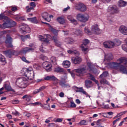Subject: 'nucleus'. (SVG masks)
Instances as JSON below:
<instances>
[{
    "mask_svg": "<svg viewBox=\"0 0 127 127\" xmlns=\"http://www.w3.org/2000/svg\"><path fill=\"white\" fill-rule=\"evenodd\" d=\"M79 124L81 126H86L87 125V121L85 120H82Z\"/></svg>",
    "mask_w": 127,
    "mask_h": 127,
    "instance_id": "nucleus-46",
    "label": "nucleus"
},
{
    "mask_svg": "<svg viewBox=\"0 0 127 127\" xmlns=\"http://www.w3.org/2000/svg\"><path fill=\"white\" fill-rule=\"evenodd\" d=\"M50 62L54 64V65H56L57 62L56 60V58L55 57H52L50 59Z\"/></svg>",
    "mask_w": 127,
    "mask_h": 127,
    "instance_id": "nucleus-36",
    "label": "nucleus"
},
{
    "mask_svg": "<svg viewBox=\"0 0 127 127\" xmlns=\"http://www.w3.org/2000/svg\"><path fill=\"white\" fill-rule=\"evenodd\" d=\"M45 89V86H42L41 87H40L39 89H35L33 91V95H36V94H38V93H40V92H41V91H43Z\"/></svg>",
    "mask_w": 127,
    "mask_h": 127,
    "instance_id": "nucleus-23",
    "label": "nucleus"
},
{
    "mask_svg": "<svg viewBox=\"0 0 127 127\" xmlns=\"http://www.w3.org/2000/svg\"><path fill=\"white\" fill-rule=\"evenodd\" d=\"M70 87H71V85L70 84L65 83L64 88H70Z\"/></svg>",
    "mask_w": 127,
    "mask_h": 127,
    "instance_id": "nucleus-63",
    "label": "nucleus"
},
{
    "mask_svg": "<svg viewBox=\"0 0 127 127\" xmlns=\"http://www.w3.org/2000/svg\"><path fill=\"white\" fill-rule=\"evenodd\" d=\"M67 19H68V20H69V21H71L74 19V18H73V16H72V15H68L67 16Z\"/></svg>",
    "mask_w": 127,
    "mask_h": 127,
    "instance_id": "nucleus-55",
    "label": "nucleus"
},
{
    "mask_svg": "<svg viewBox=\"0 0 127 127\" xmlns=\"http://www.w3.org/2000/svg\"><path fill=\"white\" fill-rule=\"evenodd\" d=\"M103 46L105 48H107L108 49H110V46L109 44V41H106L103 43Z\"/></svg>",
    "mask_w": 127,
    "mask_h": 127,
    "instance_id": "nucleus-43",
    "label": "nucleus"
},
{
    "mask_svg": "<svg viewBox=\"0 0 127 127\" xmlns=\"http://www.w3.org/2000/svg\"><path fill=\"white\" fill-rule=\"evenodd\" d=\"M4 23L1 25V28L5 29V28H10V27H13L16 25V23L15 21L11 20L9 18L7 19L4 21Z\"/></svg>",
    "mask_w": 127,
    "mask_h": 127,
    "instance_id": "nucleus-6",
    "label": "nucleus"
},
{
    "mask_svg": "<svg viewBox=\"0 0 127 127\" xmlns=\"http://www.w3.org/2000/svg\"><path fill=\"white\" fill-rule=\"evenodd\" d=\"M82 51L83 52H86L88 50V47H87V46L86 45L82 44L80 46Z\"/></svg>",
    "mask_w": 127,
    "mask_h": 127,
    "instance_id": "nucleus-39",
    "label": "nucleus"
},
{
    "mask_svg": "<svg viewBox=\"0 0 127 127\" xmlns=\"http://www.w3.org/2000/svg\"><path fill=\"white\" fill-rule=\"evenodd\" d=\"M42 66L47 72H50L51 70H52V65H51V63L49 62H45L43 63Z\"/></svg>",
    "mask_w": 127,
    "mask_h": 127,
    "instance_id": "nucleus-10",
    "label": "nucleus"
},
{
    "mask_svg": "<svg viewBox=\"0 0 127 127\" xmlns=\"http://www.w3.org/2000/svg\"><path fill=\"white\" fill-rule=\"evenodd\" d=\"M8 17L6 16H4V14H0V20H3V21H5L6 19H7Z\"/></svg>",
    "mask_w": 127,
    "mask_h": 127,
    "instance_id": "nucleus-41",
    "label": "nucleus"
},
{
    "mask_svg": "<svg viewBox=\"0 0 127 127\" xmlns=\"http://www.w3.org/2000/svg\"><path fill=\"white\" fill-rule=\"evenodd\" d=\"M89 77L91 79V80H92V81H94V80H95V77H94V75L89 74Z\"/></svg>",
    "mask_w": 127,
    "mask_h": 127,
    "instance_id": "nucleus-62",
    "label": "nucleus"
},
{
    "mask_svg": "<svg viewBox=\"0 0 127 127\" xmlns=\"http://www.w3.org/2000/svg\"><path fill=\"white\" fill-rule=\"evenodd\" d=\"M58 81V79L54 75L46 76L44 77V81Z\"/></svg>",
    "mask_w": 127,
    "mask_h": 127,
    "instance_id": "nucleus-18",
    "label": "nucleus"
},
{
    "mask_svg": "<svg viewBox=\"0 0 127 127\" xmlns=\"http://www.w3.org/2000/svg\"><path fill=\"white\" fill-rule=\"evenodd\" d=\"M63 66L64 68H69L71 66V62L69 61H64L63 62Z\"/></svg>",
    "mask_w": 127,
    "mask_h": 127,
    "instance_id": "nucleus-24",
    "label": "nucleus"
},
{
    "mask_svg": "<svg viewBox=\"0 0 127 127\" xmlns=\"http://www.w3.org/2000/svg\"><path fill=\"white\" fill-rule=\"evenodd\" d=\"M27 29L28 30H30V28H29L27 25L25 24H23L20 26V31L21 33H22V34H26V32H27L28 31H27Z\"/></svg>",
    "mask_w": 127,
    "mask_h": 127,
    "instance_id": "nucleus-14",
    "label": "nucleus"
},
{
    "mask_svg": "<svg viewBox=\"0 0 127 127\" xmlns=\"http://www.w3.org/2000/svg\"><path fill=\"white\" fill-rule=\"evenodd\" d=\"M56 123H62L63 122V118H58L55 121Z\"/></svg>",
    "mask_w": 127,
    "mask_h": 127,
    "instance_id": "nucleus-51",
    "label": "nucleus"
},
{
    "mask_svg": "<svg viewBox=\"0 0 127 127\" xmlns=\"http://www.w3.org/2000/svg\"><path fill=\"white\" fill-rule=\"evenodd\" d=\"M89 15L87 14H78L77 15V19L82 22H86L89 20Z\"/></svg>",
    "mask_w": 127,
    "mask_h": 127,
    "instance_id": "nucleus-8",
    "label": "nucleus"
},
{
    "mask_svg": "<svg viewBox=\"0 0 127 127\" xmlns=\"http://www.w3.org/2000/svg\"><path fill=\"white\" fill-rule=\"evenodd\" d=\"M85 33L88 34V35H92V34H100L102 31L99 29V26L98 25H94L91 27V31H90L88 27H85L84 29Z\"/></svg>",
    "mask_w": 127,
    "mask_h": 127,
    "instance_id": "nucleus-4",
    "label": "nucleus"
},
{
    "mask_svg": "<svg viewBox=\"0 0 127 127\" xmlns=\"http://www.w3.org/2000/svg\"><path fill=\"white\" fill-rule=\"evenodd\" d=\"M29 46L31 48L25 47L22 49V50L20 51V53H21V54H26V53H28V52L33 51V50L36 48V47L33 44H30Z\"/></svg>",
    "mask_w": 127,
    "mask_h": 127,
    "instance_id": "nucleus-7",
    "label": "nucleus"
},
{
    "mask_svg": "<svg viewBox=\"0 0 127 127\" xmlns=\"http://www.w3.org/2000/svg\"><path fill=\"white\" fill-rule=\"evenodd\" d=\"M3 90H4V88L3 87L0 88V95H2L4 93V92L2 91Z\"/></svg>",
    "mask_w": 127,
    "mask_h": 127,
    "instance_id": "nucleus-58",
    "label": "nucleus"
},
{
    "mask_svg": "<svg viewBox=\"0 0 127 127\" xmlns=\"http://www.w3.org/2000/svg\"><path fill=\"white\" fill-rule=\"evenodd\" d=\"M114 59V57L112 53H109L105 55L104 60H107V61H111Z\"/></svg>",
    "mask_w": 127,
    "mask_h": 127,
    "instance_id": "nucleus-21",
    "label": "nucleus"
},
{
    "mask_svg": "<svg viewBox=\"0 0 127 127\" xmlns=\"http://www.w3.org/2000/svg\"><path fill=\"white\" fill-rule=\"evenodd\" d=\"M96 126H101V120L96 121Z\"/></svg>",
    "mask_w": 127,
    "mask_h": 127,
    "instance_id": "nucleus-64",
    "label": "nucleus"
},
{
    "mask_svg": "<svg viewBox=\"0 0 127 127\" xmlns=\"http://www.w3.org/2000/svg\"><path fill=\"white\" fill-rule=\"evenodd\" d=\"M114 44V47L115 46H120V45H121V44H122V42H121V41H120L118 39H115L114 42H113Z\"/></svg>",
    "mask_w": 127,
    "mask_h": 127,
    "instance_id": "nucleus-34",
    "label": "nucleus"
},
{
    "mask_svg": "<svg viewBox=\"0 0 127 127\" xmlns=\"http://www.w3.org/2000/svg\"><path fill=\"white\" fill-rule=\"evenodd\" d=\"M14 53H15V51L10 50L4 52V54L9 58H11L12 55H14Z\"/></svg>",
    "mask_w": 127,
    "mask_h": 127,
    "instance_id": "nucleus-20",
    "label": "nucleus"
},
{
    "mask_svg": "<svg viewBox=\"0 0 127 127\" xmlns=\"http://www.w3.org/2000/svg\"><path fill=\"white\" fill-rule=\"evenodd\" d=\"M39 38L40 41H43L45 43H49V41H48L46 38H45L42 36H39Z\"/></svg>",
    "mask_w": 127,
    "mask_h": 127,
    "instance_id": "nucleus-32",
    "label": "nucleus"
},
{
    "mask_svg": "<svg viewBox=\"0 0 127 127\" xmlns=\"http://www.w3.org/2000/svg\"><path fill=\"white\" fill-rule=\"evenodd\" d=\"M118 5L120 7H124L127 5V2L123 0H120L118 1Z\"/></svg>",
    "mask_w": 127,
    "mask_h": 127,
    "instance_id": "nucleus-25",
    "label": "nucleus"
},
{
    "mask_svg": "<svg viewBox=\"0 0 127 127\" xmlns=\"http://www.w3.org/2000/svg\"><path fill=\"white\" fill-rule=\"evenodd\" d=\"M119 121H121V118H119L114 121H113V125H116L117 122H119Z\"/></svg>",
    "mask_w": 127,
    "mask_h": 127,
    "instance_id": "nucleus-61",
    "label": "nucleus"
},
{
    "mask_svg": "<svg viewBox=\"0 0 127 127\" xmlns=\"http://www.w3.org/2000/svg\"><path fill=\"white\" fill-rule=\"evenodd\" d=\"M21 59H22V61H23L24 62H25L26 63H30V62H29L28 61H27L26 60V58H25V57H22L21 58Z\"/></svg>",
    "mask_w": 127,
    "mask_h": 127,
    "instance_id": "nucleus-53",
    "label": "nucleus"
},
{
    "mask_svg": "<svg viewBox=\"0 0 127 127\" xmlns=\"http://www.w3.org/2000/svg\"><path fill=\"white\" fill-rule=\"evenodd\" d=\"M108 44H109L110 49H112V48L115 47V44L114 43V42L112 41H108Z\"/></svg>",
    "mask_w": 127,
    "mask_h": 127,
    "instance_id": "nucleus-44",
    "label": "nucleus"
},
{
    "mask_svg": "<svg viewBox=\"0 0 127 127\" xmlns=\"http://www.w3.org/2000/svg\"><path fill=\"white\" fill-rule=\"evenodd\" d=\"M71 62L73 64H80L82 62V59L79 57H73L71 58Z\"/></svg>",
    "mask_w": 127,
    "mask_h": 127,
    "instance_id": "nucleus-16",
    "label": "nucleus"
},
{
    "mask_svg": "<svg viewBox=\"0 0 127 127\" xmlns=\"http://www.w3.org/2000/svg\"><path fill=\"white\" fill-rule=\"evenodd\" d=\"M40 107H41V108H44V109H45V110H47L48 111H50L51 110V108H50V104H48V107L46 106H47V104H44L43 105V104H42L41 103V104H40Z\"/></svg>",
    "mask_w": 127,
    "mask_h": 127,
    "instance_id": "nucleus-27",
    "label": "nucleus"
},
{
    "mask_svg": "<svg viewBox=\"0 0 127 127\" xmlns=\"http://www.w3.org/2000/svg\"><path fill=\"white\" fill-rule=\"evenodd\" d=\"M87 66L89 68V70L92 71V67L93 66V64H92V63H87Z\"/></svg>",
    "mask_w": 127,
    "mask_h": 127,
    "instance_id": "nucleus-49",
    "label": "nucleus"
},
{
    "mask_svg": "<svg viewBox=\"0 0 127 127\" xmlns=\"http://www.w3.org/2000/svg\"><path fill=\"white\" fill-rule=\"evenodd\" d=\"M16 85L19 87V88L24 89V88H26L28 85V80L23 77L18 78L16 81Z\"/></svg>",
    "mask_w": 127,
    "mask_h": 127,
    "instance_id": "nucleus-5",
    "label": "nucleus"
},
{
    "mask_svg": "<svg viewBox=\"0 0 127 127\" xmlns=\"http://www.w3.org/2000/svg\"><path fill=\"white\" fill-rule=\"evenodd\" d=\"M53 39H54L56 46H58V47H60L61 46V43L60 42H59V41H58L57 36H53Z\"/></svg>",
    "mask_w": 127,
    "mask_h": 127,
    "instance_id": "nucleus-26",
    "label": "nucleus"
},
{
    "mask_svg": "<svg viewBox=\"0 0 127 127\" xmlns=\"http://www.w3.org/2000/svg\"><path fill=\"white\" fill-rule=\"evenodd\" d=\"M117 62L121 65L124 64L125 66L127 67V58L125 57H121L117 60Z\"/></svg>",
    "mask_w": 127,
    "mask_h": 127,
    "instance_id": "nucleus-12",
    "label": "nucleus"
},
{
    "mask_svg": "<svg viewBox=\"0 0 127 127\" xmlns=\"http://www.w3.org/2000/svg\"><path fill=\"white\" fill-rule=\"evenodd\" d=\"M119 30L120 33L123 34V35H127V27L124 25L121 26Z\"/></svg>",
    "mask_w": 127,
    "mask_h": 127,
    "instance_id": "nucleus-17",
    "label": "nucleus"
},
{
    "mask_svg": "<svg viewBox=\"0 0 127 127\" xmlns=\"http://www.w3.org/2000/svg\"><path fill=\"white\" fill-rule=\"evenodd\" d=\"M68 100H70V108H76V104H75V102L73 101L72 99V98H67Z\"/></svg>",
    "mask_w": 127,
    "mask_h": 127,
    "instance_id": "nucleus-30",
    "label": "nucleus"
},
{
    "mask_svg": "<svg viewBox=\"0 0 127 127\" xmlns=\"http://www.w3.org/2000/svg\"><path fill=\"white\" fill-rule=\"evenodd\" d=\"M85 87H86L87 89L93 87V83L92 82V81L87 79L85 80Z\"/></svg>",
    "mask_w": 127,
    "mask_h": 127,
    "instance_id": "nucleus-22",
    "label": "nucleus"
},
{
    "mask_svg": "<svg viewBox=\"0 0 127 127\" xmlns=\"http://www.w3.org/2000/svg\"><path fill=\"white\" fill-rule=\"evenodd\" d=\"M22 75L25 76L28 80H32L34 79V71L31 67L23 68L21 70Z\"/></svg>",
    "mask_w": 127,
    "mask_h": 127,
    "instance_id": "nucleus-2",
    "label": "nucleus"
},
{
    "mask_svg": "<svg viewBox=\"0 0 127 127\" xmlns=\"http://www.w3.org/2000/svg\"><path fill=\"white\" fill-rule=\"evenodd\" d=\"M44 81V79L41 78V79H37L36 80L37 83H40V82H42Z\"/></svg>",
    "mask_w": 127,
    "mask_h": 127,
    "instance_id": "nucleus-59",
    "label": "nucleus"
},
{
    "mask_svg": "<svg viewBox=\"0 0 127 127\" xmlns=\"http://www.w3.org/2000/svg\"><path fill=\"white\" fill-rule=\"evenodd\" d=\"M72 89L73 90H75V92L76 93L79 92V93H82L83 95H86V97H89V98H90L91 96H90L89 94H88V93L87 92L85 91L84 90V89H83V87H78L76 86H73L72 87Z\"/></svg>",
    "mask_w": 127,
    "mask_h": 127,
    "instance_id": "nucleus-9",
    "label": "nucleus"
},
{
    "mask_svg": "<svg viewBox=\"0 0 127 127\" xmlns=\"http://www.w3.org/2000/svg\"><path fill=\"white\" fill-rule=\"evenodd\" d=\"M0 61L1 62H3L4 64L6 63V60H5V58L1 55H0Z\"/></svg>",
    "mask_w": 127,
    "mask_h": 127,
    "instance_id": "nucleus-45",
    "label": "nucleus"
},
{
    "mask_svg": "<svg viewBox=\"0 0 127 127\" xmlns=\"http://www.w3.org/2000/svg\"><path fill=\"white\" fill-rule=\"evenodd\" d=\"M12 42V38L10 37V36L9 35H6V39L5 41V43H6V45L7 47H12V45L11 44V43Z\"/></svg>",
    "mask_w": 127,
    "mask_h": 127,
    "instance_id": "nucleus-13",
    "label": "nucleus"
},
{
    "mask_svg": "<svg viewBox=\"0 0 127 127\" xmlns=\"http://www.w3.org/2000/svg\"><path fill=\"white\" fill-rule=\"evenodd\" d=\"M100 83L102 84V85H109L110 83H109V82L108 80H106L105 78H101L100 80Z\"/></svg>",
    "mask_w": 127,
    "mask_h": 127,
    "instance_id": "nucleus-31",
    "label": "nucleus"
},
{
    "mask_svg": "<svg viewBox=\"0 0 127 127\" xmlns=\"http://www.w3.org/2000/svg\"><path fill=\"white\" fill-rule=\"evenodd\" d=\"M75 72L77 73V76H83V74L86 73V68L82 67L75 69Z\"/></svg>",
    "mask_w": 127,
    "mask_h": 127,
    "instance_id": "nucleus-15",
    "label": "nucleus"
},
{
    "mask_svg": "<svg viewBox=\"0 0 127 127\" xmlns=\"http://www.w3.org/2000/svg\"><path fill=\"white\" fill-rule=\"evenodd\" d=\"M125 42L126 44L122 45V49L126 52H127V38L125 39Z\"/></svg>",
    "mask_w": 127,
    "mask_h": 127,
    "instance_id": "nucleus-42",
    "label": "nucleus"
},
{
    "mask_svg": "<svg viewBox=\"0 0 127 127\" xmlns=\"http://www.w3.org/2000/svg\"><path fill=\"white\" fill-rule=\"evenodd\" d=\"M120 9L116 5H110L107 9V19L110 23L113 22V18H114V14L119 13Z\"/></svg>",
    "mask_w": 127,
    "mask_h": 127,
    "instance_id": "nucleus-1",
    "label": "nucleus"
},
{
    "mask_svg": "<svg viewBox=\"0 0 127 127\" xmlns=\"http://www.w3.org/2000/svg\"><path fill=\"white\" fill-rule=\"evenodd\" d=\"M108 75H109V73H108L107 71H104L102 74H101L100 75V78H106L108 77Z\"/></svg>",
    "mask_w": 127,
    "mask_h": 127,
    "instance_id": "nucleus-40",
    "label": "nucleus"
},
{
    "mask_svg": "<svg viewBox=\"0 0 127 127\" xmlns=\"http://www.w3.org/2000/svg\"><path fill=\"white\" fill-rule=\"evenodd\" d=\"M57 21L60 24H63V23H65V19L63 17H60L57 18Z\"/></svg>",
    "mask_w": 127,
    "mask_h": 127,
    "instance_id": "nucleus-33",
    "label": "nucleus"
},
{
    "mask_svg": "<svg viewBox=\"0 0 127 127\" xmlns=\"http://www.w3.org/2000/svg\"><path fill=\"white\" fill-rule=\"evenodd\" d=\"M90 42V41L88 39H85L83 41V43L82 44L87 46V45Z\"/></svg>",
    "mask_w": 127,
    "mask_h": 127,
    "instance_id": "nucleus-50",
    "label": "nucleus"
},
{
    "mask_svg": "<svg viewBox=\"0 0 127 127\" xmlns=\"http://www.w3.org/2000/svg\"><path fill=\"white\" fill-rule=\"evenodd\" d=\"M30 6H32V7H33V8L34 7H35V6H36V5L35 4V2H31L30 3Z\"/></svg>",
    "mask_w": 127,
    "mask_h": 127,
    "instance_id": "nucleus-54",
    "label": "nucleus"
},
{
    "mask_svg": "<svg viewBox=\"0 0 127 127\" xmlns=\"http://www.w3.org/2000/svg\"><path fill=\"white\" fill-rule=\"evenodd\" d=\"M28 20H29V21H31V22H32V23H38V20H37L36 17L33 18H28Z\"/></svg>",
    "mask_w": 127,
    "mask_h": 127,
    "instance_id": "nucleus-29",
    "label": "nucleus"
},
{
    "mask_svg": "<svg viewBox=\"0 0 127 127\" xmlns=\"http://www.w3.org/2000/svg\"><path fill=\"white\" fill-rule=\"evenodd\" d=\"M70 22H71V23H72L74 25H76L78 24V22L76 20V19H75L74 18L70 21Z\"/></svg>",
    "mask_w": 127,
    "mask_h": 127,
    "instance_id": "nucleus-48",
    "label": "nucleus"
},
{
    "mask_svg": "<svg viewBox=\"0 0 127 127\" xmlns=\"http://www.w3.org/2000/svg\"><path fill=\"white\" fill-rule=\"evenodd\" d=\"M108 66L112 69H116V70H120V72L123 74H127V68L124 65H120L118 62L110 63L108 64Z\"/></svg>",
    "mask_w": 127,
    "mask_h": 127,
    "instance_id": "nucleus-3",
    "label": "nucleus"
},
{
    "mask_svg": "<svg viewBox=\"0 0 127 127\" xmlns=\"http://www.w3.org/2000/svg\"><path fill=\"white\" fill-rule=\"evenodd\" d=\"M76 9L80 10V11H86L87 10V7L86 5L82 3L76 4L75 5Z\"/></svg>",
    "mask_w": 127,
    "mask_h": 127,
    "instance_id": "nucleus-11",
    "label": "nucleus"
},
{
    "mask_svg": "<svg viewBox=\"0 0 127 127\" xmlns=\"http://www.w3.org/2000/svg\"><path fill=\"white\" fill-rule=\"evenodd\" d=\"M12 11H16L17 10V7L16 6H14L11 8Z\"/></svg>",
    "mask_w": 127,
    "mask_h": 127,
    "instance_id": "nucleus-60",
    "label": "nucleus"
},
{
    "mask_svg": "<svg viewBox=\"0 0 127 127\" xmlns=\"http://www.w3.org/2000/svg\"><path fill=\"white\" fill-rule=\"evenodd\" d=\"M60 85L63 87V88H64V86H65V82L63 81H60Z\"/></svg>",
    "mask_w": 127,
    "mask_h": 127,
    "instance_id": "nucleus-57",
    "label": "nucleus"
},
{
    "mask_svg": "<svg viewBox=\"0 0 127 127\" xmlns=\"http://www.w3.org/2000/svg\"><path fill=\"white\" fill-rule=\"evenodd\" d=\"M7 33V32L6 31H3L0 32V37H1V36H3V35H5Z\"/></svg>",
    "mask_w": 127,
    "mask_h": 127,
    "instance_id": "nucleus-47",
    "label": "nucleus"
},
{
    "mask_svg": "<svg viewBox=\"0 0 127 127\" xmlns=\"http://www.w3.org/2000/svg\"><path fill=\"white\" fill-rule=\"evenodd\" d=\"M4 89H5L7 91H11V92H14V90H13L11 86H10V83L9 82H5L4 85L3 87Z\"/></svg>",
    "mask_w": 127,
    "mask_h": 127,
    "instance_id": "nucleus-19",
    "label": "nucleus"
},
{
    "mask_svg": "<svg viewBox=\"0 0 127 127\" xmlns=\"http://www.w3.org/2000/svg\"><path fill=\"white\" fill-rule=\"evenodd\" d=\"M32 105H33V106H40V105H41V103L40 102H35L34 103H32Z\"/></svg>",
    "mask_w": 127,
    "mask_h": 127,
    "instance_id": "nucleus-52",
    "label": "nucleus"
},
{
    "mask_svg": "<svg viewBox=\"0 0 127 127\" xmlns=\"http://www.w3.org/2000/svg\"><path fill=\"white\" fill-rule=\"evenodd\" d=\"M54 71L57 73H62L63 72H64V69H63L62 67L58 66L55 68Z\"/></svg>",
    "mask_w": 127,
    "mask_h": 127,
    "instance_id": "nucleus-28",
    "label": "nucleus"
},
{
    "mask_svg": "<svg viewBox=\"0 0 127 127\" xmlns=\"http://www.w3.org/2000/svg\"><path fill=\"white\" fill-rule=\"evenodd\" d=\"M49 29L55 35H56V34H57L58 33V30H56L55 29L53 28L52 27V26H50Z\"/></svg>",
    "mask_w": 127,
    "mask_h": 127,
    "instance_id": "nucleus-38",
    "label": "nucleus"
},
{
    "mask_svg": "<svg viewBox=\"0 0 127 127\" xmlns=\"http://www.w3.org/2000/svg\"><path fill=\"white\" fill-rule=\"evenodd\" d=\"M64 96H65V94L64 92H60L59 94V96L60 98H64Z\"/></svg>",
    "mask_w": 127,
    "mask_h": 127,
    "instance_id": "nucleus-56",
    "label": "nucleus"
},
{
    "mask_svg": "<svg viewBox=\"0 0 127 127\" xmlns=\"http://www.w3.org/2000/svg\"><path fill=\"white\" fill-rule=\"evenodd\" d=\"M42 17L47 21H50V20H48L47 19V18H48V13L47 12H44L43 13L42 15Z\"/></svg>",
    "mask_w": 127,
    "mask_h": 127,
    "instance_id": "nucleus-35",
    "label": "nucleus"
},
{
    "mask_svg": "<svg viewBox=\"0 0 127 127\" xmlns=\"http://www.w3.org/2000/svg\"><path fill=\"white\" fill-rule=\"evenodd\" d=\"M65 42H66L67 44H72L74 42V40L72 38H67L65 39Z\"/></svg>",
    "mask_w": 127,
    "mask_h": 127,
    "instance_id": "nucleus-37",
    "label": "nucleus"
}]
</instances>
